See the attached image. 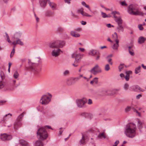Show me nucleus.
I'll return each mask as SVG.
<instances>
[{
    "instance_id": "obj_24",
    "label": "nucleus",
    "mask_w": 146,
    "mask_h": 146,
    "mask_svg": "<svg viewBox=\"0 0 146 146\" xmlns=\"http://www.w3.org/2000/svg\"><path fill=\"white\" fill-rule=\"evenodd\" d=\"M87 137L82 134V137L80 141V143L82 144H86L85 140L86 139Z\"/></svg>"
},
{
    "instance_id": "obj_4",
    "label": "nucleus",
    "mask_w": 146,
    "mask_h": 146,
    "mask_svg": "<svg viewBox=\"0 0 146 146\" xmlns=\"http://www.w3.org/2000/svg\"><path fill=\"white\" fill-rule=\"evenodd\" d=\"M37 134L39 136V139L42 140L46 139L48 137L47 132L45 129L43 127H41L38 129Z\"/></svg>"
},
{
    "instance_id": "obj_15",
    "label": "nucleus",
    "mask_w": 146,
    "mask_h": 146,
    "mask_svg": "<svg viewBox=\"0 0 146 146\" xmlns=\"http://www.w3.org/2000/svg\"><path fill=\"white\" fill-rule=\"evenodd\" d=\"M123 21L119 22L117 23L118 26L117 27V30L118 32H123L124 31V28L122 25Z\"/></svg>"
},
{
    "instance_id": "obj_3",
    "label": "nucleus",
    "mask_w": 146,
    "mask_h": 146,
    "mask_svg": "<svg viewBox=\"0 0 146 146\" xmlns=\"http://www.w3.org/2000/svg\"><path fill=\"white\" fill-rule=\"evenodd\" d=\"M128 13L131 15H143V13L139 11L136 6L133 5H130L128 7Z\"/></svg>"
},
{
    "instance_id": "obj_6",
    "label": "nucleus",
    "mask_w": 146,
    "mask_h": 146,
    "mask_svg": "<svg viewBox=\"0 0 146 146\" xmlns=\"http://www.w3.org/2000/svg\"><path fill=\"white\" fill-rule=\"evenodd\" d=\"M0 76L1 80L0 81V89L4 87H9V85L8 84L7 80L5 79L4 74L3 72H1Z\"/></svg>"
},
{
    "instance_id": "obj_52",
    "label": "nucleus",
    "mask_w": 146,
    "mask_h": 146,
    "mask_svg": "<svg viewBox=\"0 0 146 146\" xmlns=\"http://www.w3.org/2000/svg\"><path fill=\"white\" fill-rule=\"evenodd\" d=\"M34 14L35 17L36 18V21L37 22V23H38L39 21V19L37 17V16H36V14L35 12H34Z\"/></svg>"
},
{
    "instance_id": "obj_8",
    "label": "nucleus",
    "mask_w": 146,
    "mask_h": 146,
    "mask_svg": "<svg viewBox=\"0 0 146 146\" xmlns=\"http://www.w3.org/2000/svg\"><path fill=\"white\" fill-rule=\"evenodd\" d=\"M89 71L95 75L97 73H101L102 70L98 65L96 64Z\"/></svg>"
},
{
    "instance_id": "obj_2",
    "label": "nucleus",
    "mask_w": 146,
    "mask_h": 146,
    "mask_svg": "<svg viewBox=\"0 0 146 146\" xmlns=\"http://www.w3.org/2000/svg\"><path fill=\"white\" fill-rule=\"evenodd\" d=\"M136 127L133 123H130L126 126L125 134L128 137L133 138L136 135Z\"/></svg>"
},
{
    "instance_id": "obj_58",
    "label": "nucleus",
    "mask_w": 146,
    "mask_h": 146,
    "mask_svg": "<svg viewBox=\"0 0 146 146\" xmlns=\"http://www.w3.org/2000/svg\"><path fill=\"white\" fill-rule=\"evenodd\" d=\"M129 54L131 56H134L135 55V54L134 52L131 51V50H129Z\"/></svg>"
},
{
    "instance_id": "obj_1",
    "label": "nucleus",
    "mask_w": 146,
    "mask_h": 146,
    "mask_svg": "<svg viewBox=\"0 0 146 146\" xmlns=\"http://www.w3.org/2000/svg\"><path fill=\"white\" fill-rule=\"evenodd\" d=\"M40 59L39 57L35 58L33 59V62H31L30 59L28 60L29 68L34 73V74L37 76L41 70V67L39 65Z\"/></svg>"
},
{
    "instance_id": "obj_9",
    "label": "nucleus",
    "mask_w": 146,
    "mask_h": 146,
    "mask_svg": "<svg viewBox=\"0 0 146 146\" xmlns=\"http://www.w3.org/2000/svg\"><path fill=\"white\" fill-rule=\"evenodd\" d=\"M12 138V136L11 135L3 133L1 134V139L3 141H9Z\"/></svg>"
},
{
    "instance_id": "obj_16",
    "label": "nucleus",
    "mask_w": 146,
    "mask_h": 146,
    "mask_svg": "<svg viewBox=\"0 0 146 146\" xmlns=\"http://www.w3.org/2000/svg\"><path fill=\"white\" fill-rule=\"evenodd\" d=\"M57 47L62 48L65 45L66 42L63 40H57L56 41Z\"/></svg>"
},
{
    "instance_id": "obj_39",
    "label": "nucleus",
    "mask_w": 146,
    "mask_h": 146,
    "mask_svg": "<svg viewBox=\"0 0 146 146\" xmlns=\"http://www.w3.org/2000/svg\"><path fill=\"white\" fill-rule=\"evenodd\" d=\"M84 11L83 9V8H81L78 10L77 13H80L82 15Z\"/></svg>"
},
{
    "instance_id": "obj_30",
    "label": "nucleus",
    "mask_w": 146,
    "mask_h": 146,
    "mask_svg": "<svg viewBox=\"0 0 146 146\" xmlns=\"http://www.w3.org/2000/svg\"><path fill=\"white\" fill-rule=\"evenodd\" d=\"M114 17L115 18V21L117 23H118L119 22H121V21H123L121 19V18L120 17H119L118 18H117L115 15H113Z\"/></svg>"
},
{
    "instance_id": "obj_40",
    "label": "nucleus",
    "mask_w": 146,
    "mask_h": 146,
    "mask_svg": "<svg viewBox=\"0 0 146 146\" xmlns=\"http://www.w3.org/2000/svg\"><path fill=\"white\" fill-rule=\"evenodd\" d=\"M16 82V81L15 80H11L10 81V85L11 86H14Z\"/></svg>"
},
{
    "instance_id": "obj_51",
    "label": "nucleus",
    "mask_w": 146,
    "mask_h": 146,
    "mask_svg": "<svg viewBox=\"0 0 146 146\" xmlns=\"http://www.w3.org/2000/svg\"><path fill=\"white\" fill-rule=\"evenodd\" d=\"M101 14L102 15V17L104 18H105L107 17V15L103 12H101Z\"/></svg>"
},
{
    "instance_id": "obj_29",
    "label": "nucleus",
    "mask_w": 146,
    "mask_h": 146,
    "mask_svg": "<svg viewBox=\"0 0 146 146\" xmlns=\"http://www.w3.org/2000/svg\"><path fill=\"white\" fill-rule=\"evenodd\" d=\"M35 146H43V143L39 140L36 141L35 144Z\"/></svg>"
},
{
    "instance_id": "obj_17",
    "label": "nucleus",
    "mask_w": 146,
    "mask_h": 146,
    "mask_svg": "<svg viewBox=\"0 0 146 146\" xmlns=\"http://www.w3.org/2000/svg\"><path fill=\"white\" fill-rule=\"evenodd\" d=\"M15 40H14L12 43V44L14 46H15L17 44H19L22 46L24 45L23 42L19 38H15Z\"/></svg>"
},
{
    "instance_id": "obj_44",
    "label": "nucleus",
    "mask_w": 146,
    "mask_h": 146,
    "mask_svg": "<svg viewBox=\"0 0 146 146\" xmlns=\"http://www.w3.org/2000/svg\"><path fill=\"white\" fill-rule=\"evenodd\" d=\"M129 87V85L127 83L125 84L124 86V88L125 90H127Z\"/></svg>"
},
{
    "instance_id": "obj_26",
    "label": "nucleus",
    "mask_w": 146,
    "mask_h": 146,
    "mask_svg": "<svg viewBox=\"0 0 146 146\" xmlns=\"http://www.w3.org/2000/svg\"><path fill=\"white\" fill-rule=\"evenodd\" d=\"M48 3L50 6L52 8V9H55L56 5L55 3L52 2H50L49 0H48Z\"/></svg>"
},
{
    "instance_id": "obj_59",
    "label": "nucleus",
    "mask_w": 146,
    "mask_h": 146,
    "mask_svg": "<svg viewBox=\"0 0 146 146\" xmlns=\"http://www.w3.org/2000/svg\"><path fill=\"white\" fill-rule=\"evenodd\" d=\"M142 95L141 94H139L136 96V98L137 99H139L141 97H142Z\"/></svg>"
},
{
    "instance_id": "obj_19",
    "label": "nucleus",
    "mask_w": 146,
    "mask_h": 146,
    "mask_svg": "<svg viewBox=\"0 0 146 146\" xmlns=\"http://www.w3.org/2000/svg\"><path fill=\"white\" fill-rule=\"evenodd\" d=\"M22 34V33L20 31L16 32L14 34V36L12 38V40H15V38H19Z\"/></svg>"
},
{
    "instance_id": "obj_53",
    "label": "nucleus",
    "mask_w": 146,
    "mask_h": 146,
    "mask_svg": "<svg viewBox=\"0 0 146 146\" xmlns=\"http://www.w3.org/2000/svg\"><path fill=\"white\" fill-rule=\"evenodd\" d=\"M121 4L122 6H127V4L126 3L125 1L121 2Z\"/></svg>"
},
{
    "instance_id": "obj_63",
    "label": "nucleus",
    "mask_w": 146,
    "mask_h": 146,
    "mask_svg": "<svg viewBox=\"0 0 146 146\" xmlns=\"http://www.w3.org/2000/svg\"><path fill=\"white\" fill-rule=\"evenodd\" d=\"M15 46H14L13 47V48L12 50L11 53L14 54L15 52Z\"/></svg>"
},
{
    "instance_id": "obj_20",
    "label": "nucleus",
    "mask_w": 146,
    "mask_h": 146,
    "mask_svg": "<svg viewBox=\"0 0 146 146\" xmlns=\"http://www.w3.org/2000/svg\"><path fill=\"white\" fill-rule=\"evenodd\" d=\"M48 0H39V3L40 6L42 7H45Z\"/></svg>"
},
{
    "instance_id": "obj_22",
    "label": "nucleus",
    "mask_w": 146,
    "mask_h": 146,
    "mask_svg": "<svg viewBox=\"0 0 146 146\" xmlns=\"http://www.w3.org/2000/svg\"><path fill=\"white\" fill-rule=\"evenodd\" d=\"M146 40V38L141 36L139 38L138 40V42L139 44H141L144 43Z\"/></svg>"
},
{
    "instance_id": "obj_21",
    "label": "nucleus",
    "mask_w": 146,
    "mask_h": 146,
    "mask_svg": "<svg viewBox=\"0 0 146 146\" xmlns=\"http://www.w3.org/2000/svg\"><path fill=\"white\" fill-rule=\"evenodd\" d=\"M49 47L51 48H58L56 41L51 42L49 43Z\"/></svg>"
},
{
    "instance_id": "obj_48",
    "label": "nucleus",
    "mask_w": 146,
    "mask_h": 146,
    "mask_svg": "<svg viewBox=\"0 0 146 146\" xmlns=\"http://www.w3.org/2000/svg\"><path fill=\"white\" fill-rule=\"evenodd\" d=\"M113 38L115 39H117L118 36L116 32L114 33L112 35Z\"/></svg>"
},
{
    "instance_id": "obj_7",
    "label": "nucleus",
    "mask_w": 146,
    "mask_h": 146,
    "mask_svg": "<svg viewBox=\"0 0 146 146\" xmlns=\"http://www.w3.org/2000/svg\"><path fill=\"white\" fill-rule=\"evenodd\" d=\"M72 57L75 59L74 63L72 64V65L74 67H77L78 66V64L80 61V55L79 54L74 53L72 55Z\"/></svg>"
},
{
    "instance_id": "obj_32",
    "label": "nucleus",
    "mask_w": 146,
    "mask_h": 146,
    "mask_svg": "<svg viewBox=\"0 0 146 146\" xmlns=\"http://www.w3.org/2000/svg\"><path fill=\"white\" fill-rule=\"evenodd\" d=\"M70 74V72L68 70H66L63 73V75L64 76H68Z\"/></svg>"
},
{
    "instance_id": "obj_62",
    "label": "nucleus",
    "mask_w": 146,
    "mask_h": 146,
    "mask_svg": "<svg viewBox=\"0 0 146 146\" xmlns=\"http://www.w3.org/2000/svg\"><path fill=\"white\" fill-rule=\"evenodd\" d=\"M88 104L90 105L92 104V102L91 100L90 99H89L88 102Z\"/></svg>"
},
{
    "instance_id": "obj_25",
    "label": "nucleus",
    "mask_w": 146,
    "mask_h": 146,
    "mask_svg": "<svg viewBox=\"0 0 146 146\" xmlns=\"http://www.w3.org/2000/svg\"><path fill=\"white\" fill-rule=\"evenodd\" d=\"M70 35L73 37H78L80 36V35L77 32L72 31L70 32Z\"/></svg>"
},
{
    "instance_id": "obj_45",
    "label": "nucleus",
    "mask_w": 146,
    "mask_h": 146,
    "mask_svg": "<svg viewBox=\"0 0 146 146\" xmlns=\"http://www.w3.org/2000/svg\"><path fill=\"white\" fill-rule=\"evenodd\" d=\"M98 78L95 77L94 78L92 81H93L94 83H95V84H97L98 82Z\"/></svg>"
},
{
    "instance_id": "obj_18",
    "label": "nucleus",
    "mask_w": 146,
    "mask_h": 146,
    "mask_svg": "<svg viewBox=\"0 0 146 146\" xmlns=\"http://www.w3.org/2000/svg\"><path fill=\"white\" fill-rule=\"evenodd\" d=\"M22 125V123L21 121H15L14 124V128L15 129H18L21 127Z\"/></svg>"
},
{
    "instance_id": "obj_61",
    "label": "nucleus",
    "mask_w": 146,
    "mask_h": 146,
    "mask_svg": "<svg viewBox=\"0 0 146 146\" xmlns=\"http://www.w3.org/2000/svg\"><path fill=\"white\" fill-rule=\"evenodd\" d=\"M135 106L134 105L132 104H131V106H130L131 109L133 110L134 108V106Z\"/></svg>"
},
{
    "instance_id": "obj_43",
    "label": "nucleus",
    "mask_w": 146,
    "mask_h": 146,
    "mask_svg": "<svg viewBox=\"0 0 146 146\" xmlns=\"http://www.w3.org/2000/svg\"><path fill=\"white\" fill-rule=\"evenodd\" d=\"M19 75V74L16 71L14 73L13 75V77L15 78H17L18 77Z\"/></svg>"
},
{
    "instance_id": "obj_14",
    "label": "nucleus",
    "mask_w": 146,
    "mask_h": 146,
    "mask_svg": "<svg viewBox=\"0 0 146 146\" xmlns=\"http://www.w3.org/2000/svg\"><path fill=\"white\" fill-rule=\"evenodd\" d=\"M60 52H62L60 49L58 48L56 50H54L52 51L51 54L52 56L56 57L59 55Z\"/></svg>"
},
{
    "instance_id": "obj_47",
    "label": "nucleus",
    "mask_w": 146,
    "mask_h": 146,
    "mask_svg": "<svg viewBox=\"0 0 146 146\" xmlns=\"http://www.w3.org/2000/svg\"><path fill=\"white\" fill-rule=\"evenodd\" d=\"M82 15L83 16H86V17H91L92 16L90 15H88L87 13L86 12H84V11L83 12V13L82 14Z\"/></svg>"
},
{
    "instance_id": "obj_36",
    "label": "nucleus",
    "mask_w": 146,
    "mask_h": 146,
    "mask_svg": "<svg viewBox=\"0 0 146 146\" xmlns=\"http://www.w3.org/2000/svg\"><path fill=\"white\" fill-rule=\"evenodd\" d=\"M124 65L125 64H121L119 65L118 67L119 71V72H121L122 70Z\"/></svg>"
},
{
    "instance_id": "obj_37",
    "label": "nucleus",
    "mask_w": 146,
    "mask_h": 146,
    "mask_svg": "<svg viewBox=\"0 0 146 146\" xmlns=\"http://www.w3.org/2000/svg\"><path fill=\"white\" fill-rule=\"evenodd\" d=\"M110 69L109 65L108 64H107L105 66V70L106 71H108Z\"/></svg>"
},
{
    "instance_id": "obj_35",
    "label": "nucleus",
    "mask_w": 146,
    "mask_h": 146,
    "mask_svg": "<svg viewBox=\"0 0 146 146\" xmlns=\"http://www.w3.org/2000/svg\"><path fill=\"white\" fill-rule=\"evenodd\" d=\"M54 13L50 11H47L46 14V15L47 16H50L54 15Z\"/></svg>"
},
{
    "instance_id": "obj_34",
    "label": "nucleus",
    "mask_w": 146,
    "mask_h": 146,
    "mask_svg": "<svg viewBox=\"0 0 146 146\" xmlns=\"http://www.w3.org/2000/svg\"><path fill=\"white\" fill-rule=\"evenodd\" d=\"M82 4L85 7L88 8L90 11H91V10L89 6L88 5H86L85 2L82 1Z\"/></svg>"
},
{
    "instance_id": "obj_41",
    "label": "nucleus",
    "mask_w": 146,
    "mask_h": 146,
    "mask_svg": "<svg viewBox=\"0 0 146 146\" xmlns=\"http://www.w3.org/2000/svg\"><path fill=\"white\" fill-rule=\"evenodd\" d=\"M96 56L95 59L96 60H98L100 59V53L99 52H98L96 54Z\"/></svg>"
},
{
    "instance_id": "obj_28",
    "label": "nucleus",
    "mask_w": 146,
    "mask_h": 146,
    "mask_svg": "<svg viewBox=\"0 0 146 146\" xmlns=\"http://www.w3.org/2000/svg\"><path fill=\"white\" fill-rule=\"evenodd\" d=\"M24 112H23L20 115L17 117L15 121H21L22 120V119L23 117V113H24Z\"/></svg>"
},
{
    "instance_id": "obj_23",
    "label": "nucleus",
    "mask_w": 146,
    "mask_h": 146,
    "mask_svg": "<svg viewBox=\"0 0 146 146\" xmlns=\"http://www.w3.org/2000/svg\"><path fill=\"white\" fill-rule=\"evenodd\" d=\"M116 43L114 44L112 47V48L114 50H117L119 46V41L118 39H116L115 40Z\"/></svg>"
},
{
    "instance_id": "obj_56",
    "label": "nucleus",
    "mask_w": 146,
    "mask_h": 146,
    "mask_svg": "<svg viewBox=\"0 0 146 146\" xmlns=\"http://www.w3.org/2000/svg\"><path fill=\"white\" fill-rule=\"evenodd\" d=\"M131 110L130 106H128L125 108V110L126 111H130Z\"/></svg>"
},
{
    "instance_id": "obj_31",
    "label": "nucleus",
    "mask_w": 146,
    "mask_h": 146,
    "mask_svg": "<svg viewBox=\"0 0 146 146\" xmlns=\"http://www.w3.org/2000/svg\"><path fill=\"white\" fill-rule=\"evenodd\" d=\"M141 67L140 66H138L137 67L135 68V73L136 74H137L141 72Z\"/></svg>"
},
{
    "instance_id": "obj_55",
    "label": "nucleus",
    "mask_w": 146,
    "mask_h": 146,
    "mask_svg": "<svg viewBox=\"0 0 146 146\" xmlns=\"http://www.w3.org/2000/svg\"><path fill=\"white\" fill-rule=\"evenodd\" d=\"M112 59L111 58H110L108 59V62L111 65H112L113 64V62L111 61Z\"/></svg>"
},
{
    "instance_id": "obj_33",
    "label": "nucleus",
    "mask_w": 146,
    "mask_h": 146,
    "mask_svg": "<svg viewBox=\"0 0 146 146\" xmlns=\"http://www.w3.org/2000/svg\"><path fill=\"white\" fill-rule=\"evenodd\" d=\"M96 54V51L94 50H91L88 53V54L89 55L92 56H94Z\"/></svg>"
},
{
    "instance_id": "obj_10",
    "label": "nucleus",
    "mask_w": 146,
    "mask_h": 146,
    "mask_svg": "<svg viewBox=\"0 0 146 146\" xmlns=\"http://www.w3.org/2000/svg\"><path fill=\"white\" fill-rule=\"evenodd\" d=\"M129 90L131 91L136 92H138L139 91L143 92L145 91L144 90L141 88L137 85H134L130 87Z\"/></svg>"
},
{
    "instance_id": "obj_27",
    "label": "nucleus",
    "mask_w": 146,
    "mask_h": 146,
    "mask_svg": "<svg viewBox=\"0 0 146 146\" xmlns=\"http://www.w3.org/2000/svg\"><path fill=\"white\" fill-rule=\"evenodd\" d=\"M20 143L21 145L23 146H28L29 144L27 142L23 140H20Z\"/></svg>"
},
{
    "instance_id": "obj_54",
    "label": "nucleus",
    "mask_w": 146,
    "mask_h": 146,
    "mask_svg": "<svg viewBox=\"0 0 146 146\" xmlns=\"http://www.w3.org/2000/svg\"><path fill=\"white\" fill-rule=\"evenodd\" d=\"M111 13L113 14V15H115L116 14H119V12L116 11H112Z\"/></svg>"
},
{
    "instance_id": "obj_60",
    "label": "nucleus",
    "mask_w": 146,
    "mask_h": 146,
    "mask_svg": "<svg viewBox=\"0 0 146 146\" xmlns=\"http://www.w3.org/2000/svg\"><path fill=\"white\" fill-rule=\"evenodd\" d=\"M71 0H64L65 2L68 4H70V1Z\"/></svg>"
},
{
    "instance_id": "obj_12",
    "label": "nucleus",
    "mask_w": 146,
    "mask_h": 146,
    "mask_svg": "<svg viewBox=\"0 0 146 146\" xmlns=\"http://www.w3.org/2000/svg\"><path fill=\"white\" fill-rule=\"evenodd\" d=\"M76 103L78 107L82 108L84 107L86 103L85 101L82 99H78L76 101Z\"/></svg>"
},
{
    "instance_id": "obj_57",
    "label": "nucleus",
    "mask_w": 146,
    "mask_h": 146,
    "mask_svg": "<svg viewBox=\"0 0 146 146\" xmlns=\"http://www.w3.org/2000/svg\"><path fill=\"white\" fill-rule=\"evenodd\" d=\"M119 141L118 140H117L114 143V145L113 146H117V144L119 143Z\"/></svg>"
},
{
    "instance_id": "obj_5",
    "label": "nucleus",
    "mask_w": 146,
    "mask_h": 146,
    "mask_svg": "<svg viewBox=\"0 0 146 146\" xmlns=\"http://www.w3.org/2000/svg\"><path fill=\"white\" fill-rule=\"evenodd\" d=\"M52 96L49 93L42 96L40 99V103L43 105L47 104L50 102Z\"/></svg>"
},
{
    "instance_id": "obj_64",
    "label": "nucleus",
    "mask_w": 146,
    "mask_h": 146,
    "mask_svg": "<svg viewBox=\"0 0 146 146\" xmlns=\"http://www.w3.org/2000/svg\"><path fill=\"white\" fill-rule=\"evenodd\" d=\"M6 102L5 101L1 100L0 101V105H2L4 103Z\"/></svg>"
},
{
    "instance_id": "obj_38",
    "label": "nucleus",
    "mask_w": 146,
    "mask_h": 146,
    "mask_svg": "<svg viewBox=\"0 0 146 146\" xmlns=\"http://www.w3.org/2000/svg\"><path fill=\"white\" fill-rule=\"evenodd\" d=\"M57 31L59 32H63L64 31V29L61 27H59L57 29Z\"/></svg>"
},
{
    "instance_id": "obj_42",
    "label": "nucleus",
    "mask_w": 146,
    "mask_h": 146,
    "mask_svg": "<svg viewBox=\"0 0 146 146\" xmlns=\"http://www.w3.org/2000/svg\"><path fill=\"white\" fill-rule=\"evenodd\" d=\"M98 137L99 138L103 137L104 138H105L106 137L104 135V133L99 134L98 136Z\"/></svg>"
},
{
    "instance_id": "obj_46",
    "label": "nucleus",
    "mask_w": 146,
    "mask_h": 146,
    "mask_svg": "<svg viewBox=\"0 0 146 146\" xmlns=\"http://www.w3.org/2000/svg\"><path fill=\"white\" fill-rule=\"evenodd\" d=\"M138 126L139 128H141L142 127V123L139 120H138Z\"/></svg>"
},
{
    "instance_id": "obj_49",
    "label": "nucleus",
    "mask_w": 146,
    "mask_h": 146,
    "mask_svg": "<svg viewBox=\"0 0 146 146\" xmlns=\"http://www.w3.org/2000/svg\"><path fill=\"white\" fill-rule=\"evenodd\" d=\"M73 78L75 82L80 79V76L76 77H73Z\"/></svg>"
},
{
    "instance_id": "obj_13",
    "label": "nucleus",
    "mask_w": 146,
    "mask_h": 146,
    "mask_svg": "<svg viewBox=\"0 0 146 146\" xmlns=\"http://www.w3.org/2000/svg\"><path fill=\"white\" fill-rule=\"evenodd\" d=\"M66 83L67 86H70L75 84V82L73 77H70L66 79Z\"/></svg>"
},
{
    "instance_id": "obj_11",
    "label": "nucleus",
    "mask_w": 146,
    "mask_h": 146,
    "mask_svg": "<svg viewBox=\"0 0 146 146\" xmlns=\"http://www.w3.org/2000/svg\"><path fill=\"white\" fill-rule=\"evenodd\" d=\"M132 73V72L131 71H126L125 72V73L126 74L125 76L124 75L123 73H121L120 74V76L122 79L125 78L126 81H128L129 79V75L130 74H131Z\"/></svg>"
},
{
    "instance_id": "obj_50",
    "label": "nucleus",
    "mask_w": 146,
    "mask_h": 146,
    "mask_svg": "<svg viewBox=\"0 0 146 146\" xmlns=\"http://www.w3.org/2000/svg\"><path fill=\"white\" fill-rule=\"evenodd\" d=\"M138 27L139 29L141 31L143 30V27L142 26V25L139 24L138 25Z\"/></svg>"
}]
</instances>
